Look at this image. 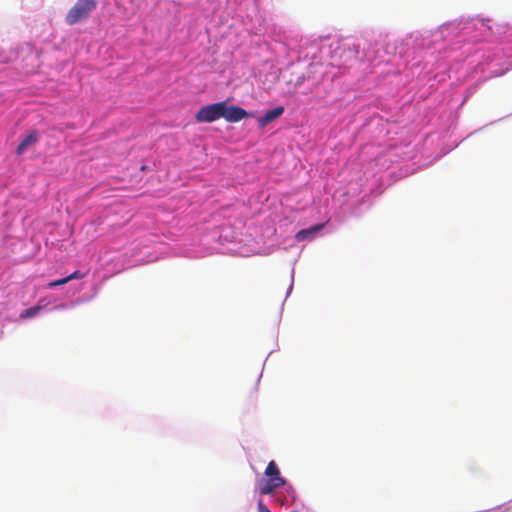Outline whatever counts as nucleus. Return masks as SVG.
Listing matches in <instances>:
<instances>
[{
	"label": "nucleus",
	"instance_id": "1",
	"mask_svg": "<svg viewBox=\"0 0 512 512\" xmlns=\"http://www.w3.org/2000/svg\"><path fill=\"white\" fill-rule=\"evenodd\" d=\"M99 0H77L66 14L65 21L68 25H75L89 18L96 9Z\"/></svg>",
	"mask_w": 512,
	"mask_h": 512
},
{
	"label": "nucleus",
	"instance_id": "2",
	"mask_svg": "<svg viewBox=\"0 0 512 512\" xmlns=\"http://www.w3.org/2000/svg\"><path fill=\"white\" fill-rule=\"evenodd\" d=\"M264 474L267 476L266 480H263L259 491L261 495H273L275 490L283 486L286 480L280 475L279 468L275 461H270L265 469Z\"/></svg>",
	"mask_w": 512,
	"mask_h": 512
},
{
	"label": "nucleus",
	"instance_id": "3",
	"mask_svg": "<svg viewBox=\"0 0 512 512\" xmlns=\"http://www.w3.org/2000/svg\"><path fill=\"white\" fill-rule=\"evenodd\" d=\"M222 109V101L203 106L197 111L195 119L199 123H211L219 118H222Z\"/></svg>",
	"mask_w": 512,
	"mask_h": 512
},
{
	"label": "nucleus",
	"instance_id": "4",
	"mask_svg": "<svg viewBox=\"0 0 512 512\" xmlns=\"http://www.w3.org/2000/svg\"><path fill=\"white\" fill-rule=\"evenodd\" d=\"M223 102L222 118L227 122L235 123L239 122L248 116V112L239 106H228L225 101Z\"/></svg>",
	"mask_w": 512,
	"mask_h": 512
},
{
	"label": "nucleus",
	"instance_id": "5",
	"mask_svg": "<svg viewBox=\"0 0 512 512\" xmlns=\"http://www.w3.org/2000/svg\"><path fill=\"white\" fill-rule=\"evenodd\" d=\"M284 113V107L278 106L274 109L268 110L265 114L258 119V125L260 127H265L270 122L274 121L278 117H280Z\"/></svg>",
	"mask_w": 512,
	"mask_h": 512
},
{
	"label": "nucleus",
	"instance_id": "6",
	"mask_svg": "<svg viewBox=\"0 0 512 512\" xmlns=\"http://www.w3.org/2000/svg\"><path fill=\"white\" fill-rule=\"evenodd\" d=\"M39 135L36 131H31L25 138L19 143L16 152L17 154H23L28 148L34 145L38 141Z\"/></svg>",
	"mask_w": 512,
	"mask_h": 512
},
{
	"label": "nucleus",
	"instance_id": "7",
	"mask_svg": "<svg viewBox=\"0 0 512 512\" xmlns=\"http://www.w3.org/2000/svg\"><path fill=\"white\" fill-rule=\"evenodd\" d=\"M323 225H315L309 229L300 230L295 238L297 241H304L309 235L314 234L322 229Z\"/></svg>",
	"mask_w": 512,
	"mask_h": 512
},
{
	"label": "nucleus",
	"instance_id": "8",
	"mask_svg": "<svg viewBox=\"0 0 512 512\" xmlns=\"http://www.w3.org/2000/svg\"><path fill=\"white\" fill-rule=\"evenodd\" d=\"M42 309L41 305H35L33 307H30L28 309H25L21 314L20 317L22 319L31 318L36 316Z\"/></svg>",
	"mask_w": 512,
	"mask_h": 512
},
{
	"label": "nucleus",
	"instance_id": "9",
	"mask_svg": "<svg viewBox=\"0 0 512 512\" xmlns=\"http://www.w3.org/2000/svg\"><path fill=\"white\" fill-rule=\"evenodd\" d=\"M66 283H68V279H67V277L62 278V279L55 280V281H53V282H50V283L48 284V287H50V288H54V287H57V286L64 285V284H66Z\"/></svg>",
	"mask_w": 512,
	"mask_h": 512
},
{
	"label": "nucleus",
	"instance_id": "10",
	"mask_svg": "<svg viewBox=\"0 0 512 512\" xmlns=\"http://www.w3.org/2000/svg\"><path fill=\"white\" fill-rule=\"evenodd\" d=\"M82 277H83V275L80 273V271H75L72 274H70L69 276H67V279L69 282L73 279H81Z\"/></svg>",
	"mask_w": 512,
	"mask_h": 512
},
{
	"label": "nucleus",
	"instance_id": "11",
	"mask_svg": "<svg viewBox=\"0 0 512 512\" xmlns=\"http://www.w3.org/2000/svg\"><path fill=\"white\" fill-rule=\"evenodd\" d=\"M258 512H271L267 506L261 501H258Z\"/></svg>",
	"mask_w": 512,
	"mask_h": 512
},
{
	"label": "nucleus",
	"instance_id": "12",
	"mask_svg": "<svg viewBox=\"0 0 512 512\" xmlns=\"http://www.w3.org/2000/svg\"><path fill=\"white\" fill-rule=\"evenodd\" d=\"M258 512H271L267 506L261 501H258Z\"/></svg>",
	"mask_w": 512,
	"mask_h": 512
},
{
	"label": "nucleus",
	"instance_id": "13",
	"mask_svg": "<svg viewBox=\"0 0 512 512\" xmlns=\"http://www.w3.org/2000/svg\"><path fill=\"white\" fill-rule=\"evenodd\" d=\"M258 512H271L267 506L261 501H258Z\"/></svg>",
	"mask_w": 512,
	"mask_h": 512
},
{
	"label": "nucleus",
	"instance_id": "14",
	"mask_svg": "<svg viewBox=\"0 0 512 512\" xmlns=\"http://www.w3.org/2000/svg\"><path fill=\"white\" fill-rule=\"evenodd\" d=\"M274 501L280 503L281 505L283 504V502L280 501L279 498H277V497L274 498Z\"/></svg>",
	"mask_w": 512,
	"mask_h": 512
}]
</instances>
